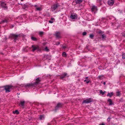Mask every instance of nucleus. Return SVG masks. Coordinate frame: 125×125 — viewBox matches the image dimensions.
<instances>
[{"instance_id":"obj_18","label":"nucleus","mask_w":125,"mask_h":125,"mask_svg":"<svg viewBox=\"0 0 125 125\" xmlns=\"http://www.w3.org/2000/svg\"><path fill=\"white\" fill-rule=\"evenodd\" d=\"M83 0H75V1L76 4H80L81 3Z\"/></svg>"},{"instance_id":"obj_15","label":"nucleus","mask_w":125,"mask_h":125,"mask_svg":"<svg viewBox=\"0 0 125 125\" xmlns=\"http://www.w3.org/2000/svg\"><path fill=\"white\" fill-rule=\"evenodd\" d=\"M62 105V104L59 103H58L55 107L56 109H57L59 108Z\"/></svg>"},{"instance_id":"obj_19","label":"nucleus","mask_w":125,"mask_h":125,"mask_svg":"<svg viewBox=\"0 0 125 125\" xmlns=\"http://www.w3.org/2000/svg\"><path fill=\"white\" fill-rule=\"evenodd\" d=\"M8 22V20L6 19H5L1 21L0 22V24H3L5 22Z\"/></svg>"},{"instance_id":"obj_3","label":"nucleus","mask_w":125,"mask_h":125,"mask_svg":"<svg viewBox=\"0 0 125 125\" xmlns=\"http://www.w3.org/2000/svg\"><path fill=\"white\" fill-rule=\"evenodd\" d=\"M93 101V99L92 98H90L88 99H87L84 100L82 103L83 104L86 103L88 104L90 103Z\"/></svg>"},{"instance_id":"obj_29","label":"nucleus","mask_w":125,"mask_h":125,"mask_svg":"<svg viewBox=\"0 0 125 125\" xmlns=\"http://www.w3.org/2000/svg\"><path fill=\"white\" fill-rule=\"evenodd\" d=\"M94 35L93 34H90L89 35L90 37L92 39H93Z\"/></svg>"},{"instance_id":"obj_33","label":"nucleus","mask_w":125,"mask_h":125,"mask_svg":"<svg viewBox=\"0 0 125 125\" xmlns=\"http://www.w3.org/2000/svg\"><path fill=\"white\" fill-rule=\"evenodd\" d=\"M23 8L24 9H27V5H24L23 7Z\"/></svg>"},{"instance_id":"obj_6","label":"nucleus","mask_w":125,"mask_h":125,"mask_svg":"<svg viewBox=\"0 0 125 125\" xmlns=\"http://www.w3.org/2000/svg\"><path fill=\"white\" fill-rule=\"evenodd\" d=\"M31 48H32V51L33 52H34L37 50L39 49V47L38 46H36L35 45H32Z\"/></svg>"},{"instance_id":"obj_4","label":"nucleus","mask_w":125,"mask_h":125,"mask_svg":"<svg viewBox=\"0 0 125 125\" xmlns=\"http://www.w3.org/2000/svg\"><path fill=\"white\" fill-rule=\"evenodd\" d=\"M19 35L16 34H11L10 35V37L11 38L13 39L14 41L16 42L17 38L19 37Z\"/></svg>"},{"instance_id":"obj_1","label":"nucleus","mask_w":125,"mask_h":125,"mask_svg":"<svg viewBox=\"0 0 125 125\" xmlns=\"http://www.w3.org/2000/svg\"><path fill=\"white\" fill-rule=\"evenodd\" d=\"M13 87V86L12 85H9L4 86H3V87L4 88V89L5 90L6 93H9L11 91L10 89Z\"/></svg>"},{"instance_id":"obj_43","label":"nucleus","mask_w":125,"mask_h":125,"mask_svg":"<svg viewBox=\"0 0 125 125\" xmlns=\"http://www.w3.org/2000/svg\"><path fill=\"white\" fill-rule=\"evenodd\" d=\"M54 19V18H51V19L52 20H53Z\"/></svg>"},{"instance_id":"obj_31","label":"nucleus","mask_w":125,"mask_h":125,"mask_svg":"<svg viewBox=\"0 0 125 125\" xmlns=\"http://www.w3.org/2000/svg\"><path fill=\"white\" fill-rule=\"evenodd\" d=\"M122 58L123 59H125V53H123L122 55Z\"/></svg>"},{"instance_id":"obj_32","label":"nucleus","mask_w":125,"mask_h":125,"mask_svg":"<svg viewBox=\"0 0 125 125\" xmlns=\"http://www.w3.org/2000/svg\"><path fill=\"white\" fill-rule=\"evenodd\" d=\"M102 36L103 39H105L106 37V35L104 34L102 35Z\"/></svg>"},{"instance_id":"obj_46","label":"nucleus","mask_w":125,"mask_h":125,"mask_svg":"<svg viewBox=\"0 0 125 125\" xmlns=\"http://www.w3.org/2000/svg\"><path fill=\"white\" fill-rule=\"evenodd\" d=\"M23 0H21L22 1H23Z\"/></svg>"},{"instance_id":"obj_17","label":"nucleus","mask_w":125,"mask_h":125,"mask_svg":"<svg viewBox=\"0 0 125 125\" xmlns=\"http://www.w3.org/2000/svg\"><path fill=\"white\" fill-rule=\"evenodd\" d=\"M114 95V93L113 92H111L110 93H108L107 95V96H109V97L111 98L112 97V96Z\"/></svg>"},{"instance_id":"obj_7","label":"nucleus","mask_w":125,"mask_h":125,"mask_svg":"<svg viewBox=\"0 0 125 125\" xmlns=\"http://www.w3.org/2000/svg\"><path fill=\"white\" fill-rule=\"evenodd\" d=\"M25 86L28 87H35L34 83H29L27 84Z\"/></svg>"},{"instance_id":"obj_41","label":"nucleus","mask_w":125,"mask_h":125,"mask_svg":"<svg viewBox=\"0 0 125 125\" xmlns=\"http://www.w3.org/2000/svg\"><path fill=\"white\" fill-rule=\"evenodd\" d=\"M99 125H105V124L103 123H102L101 124H100Z\"/></svg>"},{"instance_id":"obj_28","label":"nucleus","mask_w":125,"mask_h":125,"mask_svg":"<svg viewBox=\"0 0 125 125\" xmlns=\"http://www.w3.org/2000/svg\"><path fill=\"white\" fill-rule=\"evenodd\" d=\"M62 56L64 57H66L67 56L66 53L65 52H63L62 53Z\"/></svg>"},{"instance_id":"obj_20","label":"nucleus","mask_w":125,"mask_h":125,"mask_svg":"<svg viewBox=\"0 0 125 125\" xmlns=\"http://www.w3.org/2000/svg\"><path fill=\"white\" fill-rule=\"evenodd\" d=\"M70 17L73 19H74L76 18L77 17L75 15H72L70 16Z\"/></svg>"},{"instance_id":"obj_27","label":"nucleus","mask_w":125,"mask_h":125,"mask_svg":"<svg viewBox=\"0 0 125 125\" xmlns=\"http://www.w3.org/2000/svg\"><path fill=\"white\" fill-rule=\"evenodd\" d=\"M43 31H40L39 32V34L41 36H42L43 35Z\"/></svg>"},{"instance_id":"obj_21","label":"nucleus","mask_w":125,"mask_h":125,"mask_svg":"<svg viewBox=\"0 0 125 125\" xmlns=\"http://www.w3.org/2000/svg\"><path fill=\"white\" fill-rule=\"evenodd\" d=\"M121 94L120 92L118 91L116 93V96H120Z\"/></svg>"},{"instance_id":"obj_25","label":"nucleus","mask_w":125,"mask_h":125,"mask_svg":"<svg viewBox=\"0 0 125 125\" xmlns=\"http://www.w3.org/2000/svg\"><path fill=\"white\" fill-rule=\"evenodd\" d=\"M103 75H101L99 76L98 77V78L100 80H102L103 79Z\"/></svg>"},{"instance_id":"obj_35","label":"nucleus","mask_w":125,"mask_h":125,"mask_svg":"<svg viewBox=\"0 0 125 125\" xmlns=\"http://www.w3.org/2000/svg\"><path fill=\"white\" fill-rule=\"evenodd\" d=\"M45 50L46 51H49V50L48 49L47 47H45Z\"/></svg>"},{"instance_id":"obj_23","label":"nucleus","mask_w":125,"mask_h":125,"mask_svg":"<svg viewBox=\"0 0 125 125\" xmlns=\"http://www.w3.org/2000/svg\"><path fill=\"white\" fill-rule=\"evenodd\" d=\"M13 113L14 114H19V112L17 110H15L14 111H13Z\"/></svg>"},{"instance_id":"obj_45","label":"nucleus","mask_w":125,"mask_h":125,"mask_svg":"<svg viewBox=\"0 0 125 125\" xmlns=\"http://www.w3.org/2000/svg\"><path fill=\"white\" fill-rule=\"evenodd\" d=\"M88 78V77H86L85 78L86 79L87 78Z\"/></svg>"},{"instance_id":"obj_42","label":"nucleus","mask_w":125,"mask_h":125,"mask_svg":"<svg viewBox=\"0 0 125 125\" xmlns=\"http://www.w3.org/2000/svg\"><path fill=\"white\" fill-rule=\"evenodd\" d=\"M102 33V31H99L98 32V33H99V34H100V33Z\"/></svg>"},{"instance_id":"obj_36","label":"nucleus","mask_w":125,"mask_h":125,"mask_svg":"<svg viewBox=\"0 0 125 125\" xmlns=\"http://www.w3.org/2000/svg\"><path fill=\"white\" fill-rule=\"evenodd\" d=\"M87 34V33L86 32L84 31L82 33L83 35V36Z\"/></svg>"},{"instance_id":"obj_38","label":"nucleus","mask_w":125,"mask_h":125,"mask_svg":"<svg viewBox=\"0 0 125 125\" xmlns=\"http://www.w3.org/2000/svg\"><path fill=\"white\" fill-rule=\"evenodd\" d=\"M111 119V118H110L109 117V118L107 119V121L108 122H109L110 121V120Z\"/></svg>"},{"instance_id":"obj_47","label":"nucleus","mask_w":125,"mask_h":125,"mask_svg":"<svg viewBox=\"0 0 125 125\" xmlns=\"http://www.w3.org/2000/svg\"><path fill=\"white\" fill-rule=\"evenodd\" d=\"M124 64L125 65V63H124Z\"/></svg>"},{"instance_id":"obj_30","label":"nucleus","mask_w":125,"mask_h":125,"mask_svg":"<svg viewBox=\"0 0 125 125\" xmlns=\"http://www.w3.org/2000/svg\"><path fill=\"white\" fill-rule=\"evenodd\" d=\"M84 82H86V83H88L90 82V81L88 79H87V80L85 79L84 80Z\"/></svg>"},{"instance_id":"obj_24","label":"nucleus","mask_w":125,"mask_h":125,"mask_svg":"<svg viewBox=\"0 0 125 125\" xmlns=\"http://www.w3.org/2000/svg\"><path fill=\"white\" fill-rule=\"evenodd\" d=\"M106 92L104 91L103 92L102 90H100V93L102 95H103L105 94V93H106Z\"/></svg>"},{"instance_id":"obj_39","label":"nucleus","mask_w":125,"mask_h":125,"mask_svg":"<svg viewBox=\"0 0 125 125\" xmlns=\"http://www.w3.org/2000/svg\"><path fill=\"white\" fill-rule=\"evenodd\" d=\"M60 44V42H56V44L57 45H59Z\"/></svg>"},{"instance_id":"obj_12","label":"nucleus","mask_w":125,"mask_h":125,"mask_svg":"<svg viewBox=\"0 0 125 125\" xmlns=\"http://www.w3.org/2000/svg\"><path fill=\"white\" fill-rule=\"evenodd\" d=\"M114 1V0H109L108 1V3L109 5H112L113 4Z\"/></svg>"},{"instance_id":"obj_5","label":"nucleus","mask_w":125,"mask_h":125,"mask_svg":"<svg viewBox=\"0 0 125 125\" xmlns=\"http://www.w3.org/2000/svg\"><path fill=\"white\" fill-rule=\"evenodd\" d=\"M25 102L24 100L21 101L19 104V105L22 107V108H24L25 106Z\"/></svg>"},{"instance_id":"obj_44","label":"nucleus","mask_w":125,"mask_h":125,"mask_svg":"<svg viewBox=\"0 0 125 125\" xmlns=\"http://www.w3.org/2000/svg\"><path fill=\"white\" fill-rule=\"evenodd\" d=\"M103 84H104V85H105V82H104V83H103Z\"/></svg>"},{"instance_id":"obj_34","label":"nucleus","mask_w":125,"mask_h":125,"mask_svg":"<svg viewBox=\"0 0 125 125\" xmlns=\"http://www.w3.org/2000/svg\"><path fill=\"white\" fill-rule=\"evenodd\" d=\"M122 35L123 36L125 37V31H124L121 33Z\"/></svg>"},{"instance_id":"obj_22","label":"nucleus","mask_w":125,"mask_h":125,"mask_svg":"<svg viewBox=\"0 0 125 125\" xmlns=\"http://www.w3.org/2000/svg\"><path fill=\"white\" fill-rule=\"evenodd\" d=\"M31 39L32 40L34 41H36L37 40V38L33 36H32L31 37Z\"/></svg>"},{"instance_id":"obj_8","label":"nucleus","mask_w":125,"mask_h":125,"mask_svg":"<svg viewBox=\"0 0 125 125\" xmlns=\"http://www.w3.org/2000/svg\"><path fill=\"white\" fill-rule=\"evenodd\" d=\"M40 81L41 80L39 79V78H37L36 79L35 82L33 83L35 87L37 86Z\"/></svg>"},{"instance_id":"obj_26","label":"nucleus","mask_w":125,"mask_h":125,"mask_svg":"<svg viewBox=\"0 0 125 125\" xmlns=\"http://www.w3.org/2000/svg\"><path fill=\"white\" fill-rule=\"evenodd\" d=\"M40 119L41 120H42L44 119V116L43 115H41L40 116Z\"/></svg>"},{"instance_id":"obj_16","label":"nucleus","mask_w":125,"mask_h":125,"mask_svg":"<svg viewBox=\"0 0 125 125\" xmlns=\"http://www.w3.org/2000/svg\"><path fill=\"white\" fill-rule=\"evenodd\" d=\"M107 102L109 103V105L114 104V103L112 102L111 99H108L107 100Z\"/></svg>"},{"instance_id":"obj_10","label":"nucleus","mask_w":125,"mask_h":125,"mask_svg":"<svg viewBox=\"0 0 125 125\" xmlns=\"http://www.w3.org/2000/svg\"><path fill=\"white\" fill-rule=\"evenodd\" d=\"M55 35L56 36V38H59L61 37V33L60 32H56L55 34Z\"/></svg>"},{"instance_id":"obj_2","label":"nucleus","mask_w":125,"mask_h":125,"mask_svg":"<svg viewBox=\"0 0 125 125\" xmlns=\"http://www.w3.org/2000/svg\"><path fill=\"white\" fill-rule=\"evenodd\" d=\"M60 6L59 3H55L51 6V8L52 11L54 10Z\"/></svg>"},{"instance_id":"obj_37","label":"nucleus","mask_w":125,"mask_h":125,"mask_svg":"<svg viewBox=\"0 0 125 125\" xmlns=\"http://www.w3.org/2000/svg\"><path fill=\"white\" fill-rule=\"evenodd\" d=\"M67 47V46H62V48L63 49H65Z\"/></svg>"},{"instance_id":"obj_9","label":"nucleus","mask_w":125,"mask_h":125,"mask_svg":"<svg viewBox=\"0 0 125 125\" xmlns=\"http://www.w3.org/2000/svg\"><path fill=\"white\" fill-rule=\"evenodd\" d=\"M97 10V7L95 6H92L91 9V10L92 11H95Z\"/></svg>"},{"instance_id":"obj_13","label":"nucleus","mask_w":125,"mask_h":125,"mask_svg":"<svg viewBox=\"0 0 125 125\" xmlns=\"http://www.w3.org/2000/svg\"><path fill=\"white\" fill-rule=\"evenodd\" d=\"M34 6L35 8V9L36 10L40 11L42 10L41 7H38L36 5H34Z\"/></svg>"},{"instance_id":"obj_14","label":"nucleus","mask_w":125,"mask_h":125,"mask_svg":"<svg viewBox=\"0 0 125 125\" xmlns=\"http://www.w3.org/2000/svg\"><path fill=\"white\" fill-rule=\"evenodd\" d=\"M67 75V73H64L62 74L61 76L60 77V78L61 79H62L65 77Z\"/></svg>"},{"instance_id":"obj_11","label":"nucleus","mask_w":125,"mask_h":125,"mask_svg":"<svg viewBox=\"0 0 125 125\" xmlns=\"http://www.w3.org/2000/svg\"><path fill=\"white\" fill-rule=\"evenodd\" d=\"M6 4L4 2H3L1 3V6L3 8H4L5 9H7V7L6 6Z\"/></svg>"},{"instance_id":"obj_40","label":"nucleus","mask_w":125,"mask_h":125,"mask_svg":"<svg viewBox=\"0 0 125 125\" xmlns=\"http://www.w3.org/2000/svg\"><path fill=\"white\" fill-rule=\"evenodd\" d=\"M49 22L50 23H53V21H49Z\"/></svg>"}]
</instances>
